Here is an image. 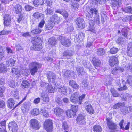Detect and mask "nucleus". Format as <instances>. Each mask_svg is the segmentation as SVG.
Returning a JSON list of instances; mask_svg holds the SVG:
<instances>
[{"mask_svg":"<svg viewBox=\"0 0 132 132\" xmlns=\"http://www.w3.org/2000/svg\"><path fill=\"white\" fill-rule=\"evenodd\" d=\"M94 15V20L95 22L97 24H100V18L99 15L98 14V10L96 8L92 7L89 8V10L88 11L86 16L88 18H91Z\"/></svg>","mask_w":132,"mask_h":132,"instance_id":"f257e3e1","label":"nucleus"},{"mask_svg":"<svg viewBox=\"0 0 132 132\" xmlns=\"http://www.w3.org/2000/svg\"><path fill=\"white\" fill-rule=\"evenodd\" d=\"M41 64L38 62H33L30 63V73L34 75L37 72L38 69L41 68Z\"/></svg>","mask_w":132,"mask_h":132,"instance_id":"f03ea898","label":"nucleus"},{"mask_svg":"<svg viewBox=\"0 0 132 132\" xmlns=\"http://www.w3.org/2000/svg\"><path fill=\"white\" fill-rule=\"evenodd\" d=\"M26 96L23 99L14 106V105L16 103V102L12 98L9 99L7 101V106L8 108L10 109H12L13 108V109L15 108L21 103L23 102L26 99Z\"/></svg>","mask_w":132,"mask_h":132,"instance_id":"7ed1b4c3","label":"nucleus"},{"mask_svg":"<svg viewBox=\"0 0 132 132\" xmlns=\"http://www.w3.org/2000/svg\"><path fill=\"white\" fill-rule=\"evenodd\" d=\"M44 129L48 132H51L53 127V123L51 120L49 119L46 120L44 124Z\"/></svg>","mask_w":132,"mask_h":132,"instance_id":"20e7f679","label":"nucleus"},{"mask_svg":"<svg viewBox=\"0 0 132 132\" xmlns=\"http://www.w3.org/2000/svg\"><path fill=\"white\" fill-rule=\"evenodd\" d=\"M58 38L62 45L65 46L69 47L71 44L70 40L69 39H66L64 37L60 36Z\"/></svg>","mask_w":132,"mask_h":132,"instance_id":"39448f33","label":"nucleus"},{"mask_svg":"<svg viewBox=\"0 0 132 132\" xmlns=\"http://www.w3.org/2000/svg\"><path fill=\"white\" fill-rule=\"evenodd\" d=\"M31 127L34 129H38L41 127V125L38 121L36 119H34L30 121Z\"/></svg>","mask_w":132,"mask_h":132,"instance_id":"423d86ee","label":"nucleus"},{"mask_svg":"<svg viewBox=\"0 0 132 132\" xmlns=\"http://www.w3.org/2000/svg\"><path fill=\"white\" fill-rule=\"evenodd\" d=\"M48 81L54 83L55 82L56 79V75L53 72L49 71L46 73Z\"/></svg>","mask_w":132,"mask_h":132,"instance_id":"0eeeda50","label":"nucleus"},{"mask_svg":"<svg viewBox=\"0 0 132 132\" xmlns=\"http://www.w3.org/2000/svg\"><path fill=\"white\" fill-rule=\"evenodd\" d=\"M8 128L12 132H16L18 128L17 124L14 121H13L9 123Z\"/></svg>","mask_w":132,"mask_h":132,"instance_id":"6e6552de","label":"nucleus"},{"mask_svg":"<svg viewBox=\"0 0 132 132\" xmlns=\"http://www.w3.org/2000/svg\"><path fill=\"white\" fill-rule=\"evenodd\" d=\"M50 21L54 23V24L58 23L60 21V18L59 17L57 14H55L51 16L50 19Z\"/></svg>","mask_w":132,"mask_h":132,"instance_id":"1a4fd4ad","label":"nucleus"},{"mask_svg":"<svg viewBox=\"0 0 132 132\" xmlns=\"http://www.w3.org/2000/svg\"><path fill=\"white\" fill-rule=\"evenodd\" d=\"M76 23L78 27L80 28H84L85 27L84 21L81 18L79 17L77 18L76 21Z\"/></svg>","mask_w":132,"mask_h":132,"instance_id":"9d476101","label":"nucleus"},{"mask_svg":"<svg viewBox=\"0 0 132 132\" xmlns=\"http://www.w3.org/2000/svg\"><path fill=\"white\" fill-rule=\"evenodd\" d=\"M77 123L79 125L85 124V117L82 114H79L77 117L76 119Z\"/></svg>","mask_w":132,"mask_h":132,"instance_id":"9b49d317","label":"nucleus"},{"mask_svg":"<svg viewBox=\"0 0 132 132\" xmlns=\"http://www.w3.org/2000/svg\"><path fill=\"white\" fill-rule=\"evenodd\" d=\"M84 106H85V109L86 111L90 114H93L94 111L92 107L89 104L88 102H86L84 104Z\"/></svg>","mask_w":132,"mask_h":132,"instance_id":"f8f14e48","label":"nucleus"},{"mask_svg":"<svg viewBox=\"0 0 132 132\" xmlns=\"http://www.w3.org/2000/svg\"><path fill=\"white\" fill-rule=\"evenodd\" d=\"M3 63L7 66H14L15 64V61L12 58L9 59L8 60H4Z\"/></svg>","mask_w":132,"mask_h":132,"instance_id":"ddd939ff","label":"nucleus"},{"mask_svg":"<svg viewBox=\"0 0 132 132\" xmlns=\"http://www.w3.org/2000/svg\"><path fill=\"white\" fill-rule=\"evenodd\" d=\"M57 88H58V91L60 93H62L61 94H63L64 95L67 94V90L65 86L61 85L59 86Z\"/></svg>","mask_w":132,"mask_h":132,"instance_id":"4468645a","label":"nucleus"},{"mask_svg":"<svg viewBox=\"0 0 132 132\" xmlns=\"http://www.w3.org/2000/svg\"><path fill=\"white\" fill-rule=\"evenodd\" d=\"M54 113L57 116H62L63 114V110L62 109L56 107L54 109Z\"/></svg>","mask_w":132,"mask_h":132,"instance_id":"2eb2a0df","label":"nucleus"},{"mask_svg":"<svg viewBox=\"0 0 132 132\" xmlns=\"http://www.w3.org/2000/svg\"><path fill=\"white\" fill-rule=\"evenodd\" d=\"M11 20V16L8 14H6L5 16L4 24L6 26H8L10 23V21Z\"/></svg>","mask_w":132,"mask_h":132,"instance_id":"dca6fc26","label":"nucleus"},{"mask_svg":"<svg viewBox=\"0 0 132 132\" xmlns=\"http://www.w3.org/2000/svg\"><path fill=\"white\" fill-rule=\"evenodd\" d=\"M109 63L111 66H114L118 63V59L115 57H111L109 61Z\"/></svg>","mask_w":132,"mask_h":132,"instance_id":"f3484780","label":"nucleus"},{"mask_svg":"<svg viewBox=\"0 0 132 132\" xmlns=\"http://www.w3.org/2000/svg\"><path fill=\"white\" fill-rule=\"evenodd\" d=\"M107 125L109 129L113 130H115L117 127L116 125L112 121H108L107 122Z\"/></svg>","mask_w":132,"mask_h":132,"instance_id":"a211bd4d","label":"nucleus"},{"mask_svg":"<svg viewBox=\"0 0 132 132\" xmlns=\"http://www.w3.org/2000/svg\"><path fill=\"white\" fill-rule=\"evenodd\" d=\"M121 4L120 0H111V6L114 7L120 6Z\"/></svg>","mask_w":132,"mask_h":132,"instance_id":"6ab92c4d","label":"nucleus"},{"mask_svg":"<svg viewBox=\"0 0 132 132\" xmlns=\"http://www.w3.org/2000/svg\"><path fill=\"white\" fill-rule=\"evenodd\" d=\"M13 9L15 13L18 14L21 13L22 10V8L21 5L17 4L15 6Z\"/></svg>","mask_w":132,"mask_h":132,"instance_id":"aec40b11","label":"nucleus"},{"mask_svg":"<svg viewBox=\"0 0 132 132\" xmlns=\"http://www.w3.org/2000/svg\"><path fill=\"white\" fill-rule=\"evenodd\" d=\"M92 61L93 64L94 66L98 67L101 64L100 61L97 57H93Z\"/></svg>","mask_w":132,"mask_h":132,"instance_id":"412c9836","label":"nucleus"},{"mask_svg":"<svg viewBox=\"0 0 132 132\" xmlns=\"http://www.w3.org/2000/svg\"><path fill=\"white\" fill-rule=\"evenodd\" d=\"M132 44L130 43L128 44L127 51V54L128 56L131 57L132 56Z\"/></svg>","mask_w":132,"mask_h":132,"instance_id":"4be33fe9","label":"nucleus"},{"mask_svg":"<svg viewBox=\"0 0 132 132\" xmlns=\"http://www.w3.org/2000/svg\"><path fill=\"white\" fill-rule=\"evenodd\" d=\"M54 24L50 21H49V22L47 24H46L45 26V30H50L53 28Z\"/></svg>","mask_w":132,"mask_h":132,"instance_id":"5701e85b","label":"nucleus"},{"mask_svg":"<svg viewBox=\"0 0 132 132\" xmlns=\"http://www.w3.org/2000/svg\"><path fill=\"white\" fill-rule=\"evenodd\" d=\"M69 85L71 86L74 89H77L79 88V86L73 80H70L69 81Z\"/></svg>","mask_w":132,"mask_h":132,"instance_id":"b1692460","label":"nucleus"},{"mask_svg":"<svg viewBox=\"0 0 132 132\" xmlns=\"http://www.w3.org/2000/svg\"><path fill=\"white\" fill-rule=\"evenodd\" d=\"M44 3V0H34L33 2L35 6L42 5Z\"/></svg>","mask_w":132,"mask_h":132,"instance_id":"393cba45","label":"nucleus"},{"mask_svg":"<svg viewBox=\"0 0 132 132\" xmlns=\"http://www.w3.org/2000/svg\"><path fill=\"white\" fill-rule=\"evenodd\" d=\"M54 10L52 7L49 8L48 7L45 10V12L47 16L52 15L54 13Z\"/></svg>","mask_w":132,"mask_h":132,"instance_id":"a878e982","label":"nucleus"},{"mask_svg":"<svg viewBox=\"0 0 132 132\" xmlns=\"http://www.w3.org/2000/svg\"><path fill=\"white\" fill-rule=\"evenodd\" d=\"M57 41L54 37H51L49 39L48 43L51 45H54L56 44Z\"/></svg>","mask_w":132,"mask_h":132,"instance_id":"bb28decb","label":"nucleus"},{"mask_svg":"<svg viewBox=\"0 0 132 132\" xmlns=\"http://www.w3.org/2000/svg\"><path fill=\"white\" fill-rule=\"evenodd\" d=\"M73 52L71 50H66L63 53V55L64 56L70 57L72 55Z\"/></svg>","mask_w":132,"mask_h":132,"instance_id":"cd10ccee","label":"nucleus"},{"mask_svg":"<svg viewBox=\"0 0 132 132\" xmlns=\"http://www.w3.org/2000/svg\"><path fill=\"white\" fill-rule=\"evenodd\" d=\"M33 50L35 51H40L42 48V45L38 43L35 44L33 47Z\"/></svg>","mask_w":132,"mask_h":132,"instance_id":"c85d7f7f","label":"nucleus"},{"mask_svg":"<svg viewBox=\"0 0 132 132\" xmlns=\"http://www.w3.org/2000/svg\"><path fill=\"white\" fill-rule=\"evenodd\" d=\"M76 69L79 76H81L85 73L83 67L79 66L77 67Z\"/></svg>","mask_w":132,"mask_h":132,"instance_id":"c756f323","label":"nucleus"},{"mask_svg":"<svg viewBox=\"0 0 132 132\" xmlns=\"http://www.w3.org/2000/svg\"><path fill=\"white\" fill-rule=\"evenodd\" d=\"M7 83L9 86L11 88H14L16 87L15 82L12 80L8 79Z\"/></svg>","mask_w":132,"mask_h":132,"instance_id":"7c9ffc66","label":"nucleus"},{"mask_svg":"<svg viewBox=\"0 0 132 132\" xmlns=\"http://www.w3.org/2000/svg\"><path fill=\"white\" fill-rule=\"evenodd\" d=\"M4 63H2L0 64V72L1 73L5 72L7 71V69L5 66Z\"/></svg>","mask_w":132,"mask_h":132,"instance_id":"2f4dec72","label":"nucleus"},{"mask_svg":"<svg viewBox=\"0 0 132 132\" xmlns=\"http://www.w3.org/2000/svg\"><path fill=\"white\" fill-rule=\"evenodd\" d=\"M66 114L68 117L70 118L73 117L76 115V113L72 110H67L66 112Z\"/></svg>","mask_w":132,"mask_h":132,"instance_id":"473e14b6","label":"nucleus"},{"mask_svg":"<svg viewBox=\"0 0 132 132\" xmlns=\"http://www.w3.org/2000/svg\"><path fill=\"white\" fill-rule=\"evenodd\" d=\"M105 52V50L102 48H99L97 50V54L98 55H103L104 54Z\"/></svg>","mask_w":132,"mask_h":132,"instance_id":"72a5a7b5","label":"nucleus"},{"mask_svg":"<svg viewBox=\"0 0 132 132\" xmlns=\"http://www.w3.org/2000/svg\"><path fill=\"white\" fill-rule=\"evenodd\" d=\"M93 130L94 132H101L102 128L100 126L96 125H94L93 127Z\"/></svg>","mask_w":132,"mask_h":132,"instance_id":"f704fd0d","label":"nucleus"},{"mask_svg":"<svg viewBox=\"0 0 132 132\" xmlns=\"http://www.w3.org/2000/svg\"><path fill=\"white\" fill-rule=\"evenodd\" d=\"M22 86V88H28L29 87L30 85L29 83L26 80H24L21 84Z\"/></svg>","mask_w":132,"mask_h":132,"instance_id":"c9c22d12","label":"nucleus"},{"mask_svg":"<svg viewBox=\"0 0 132 132\" xmlns=\"http://www.w3.org/2000/svg\"><path fill=\"white\" fill-rule=\"evenodd\" d=\"M41 97L42 98L44 102H47L49 101V98L46 94H45L44 93L41 94Z\"/></svg>","mask_w":132,"mask_h":132,"instance_id":"e433bc0d","label":"nucleus"},{"mask_svg":"<svg viewBox=\"0 0 132 132\" xmlns=\"http://www.w3.org/2000/svg\"><path fill=\"white\" fill-rule=\"evenodd\" d=\"M33 16L35 18L38 19L42 17H43V14L40 13L36 12L33 14Z\"/></svg>","mask_w":132,"mask_h":132,"instance_id":"4c0bfd02","label":"nucleus"},{"mask_svg":"<svg viewBox=\"0 0 132 132\" xmlns=\"http://www.w3.org/2000/svg\"><path fill=\"white\" fill-rule=\"evenodd\" d=\"M41 32V30L40 29L38 28L32 30L31 31V33L33 35H36L40 33Z\"/></svg>","mask_w":132,"mask_h":132,"instance_id":"58836bf2","label":"nucleus"},{"mask_svg":"<svg viewBox=\"0 0 132 132\" xmlns=\"http://www.w3.org/2000/svg\"><path fill=\"white\" fill-rule=\"evenodd\" d=\"M127 82L130 86H132V76L129 75L127 77Z\"/></svg>","mask_w":132,"mask_h":132,"instance_id":"ea45409f","label":"nucleus"},{"mask_svg":"<svg viewBox=\"0 0 132 132\" xmlns=\"http://www.w3.org/2000/svg\"><path fill=\"white\" fill-rule=\"evenodd\" d=\"M128 108L127 107H123L120 109L121 111L123 114L126 115L129 113V110L127 109Z\"/></svg>","mask_w":132,"mask_h":132,"instance_id":"a19ab883","label":"nucleus"},{"mask_svg":"<svg viewBox=\"0 0 132 132\" xmlns=\"http://www.w3.org/2000/svg\"><path fill=\"white\" fill-rule=\"evenodd\" d=\"M47 89L48 90L49 93L53 92H54V89L51 85L48 84L47 87Z\"/></svg>","mask_w":132,"mask_h":132,"instance_id":"79ce46f5","label":"nucleus"},{"mask_svg":"<svg viewBox=\"0 0 132 132\" xmlns=\"http://www.w3.org/2000/svg\"><path fill=\"white\" fill-rule=\"evenodd\" d=\"M73 99V100H72V98L70 97V101L71 102L75 103H78L79 104H81V101H79V98H74Z\"/></svg>","mask_w":132,"mask_h":132,"instance_id":"37998d69","label":"nucleus"},{"mask_svg":"<svg viewBox=\"0 0 132 132\" xmlns=\"http://www.w3.org/2000/svg\"><path fill=\"white\" fill-rule=\"evenodd\" d=\"M112 80L111 76H109L107 77L106 81V84L107 85H110L111 84Z\"/></svg>","mask_w":132,"mask_h":132,"instance_id":"c03bdc74","label":"nucleus"},{"mask_svg":"<svg viewBox=\"0 0 132 132\" xmlns=\"http://www.w3.org/2000/svg\"><path fill=\"white\" fill-rule=\"evenodd\" d=\"M39 113V112L38 109H34L32 111L31 114L34 115H37Z\"/></svg>","mask_w":132,"mask_h":132,"instance_id":"a18cd8bd","label":"nucleus"},{"mask_svg":"<svg viewBox=\"0 0 132 132\" xmlns=\"http://www.w3.org/2000/svg\"><path fill=\"white\" fill-rule=\"evenodd\" d=\"M118 50H119L118 48L113 47L110 49V52L111 54H115L117 53Z\"/></svg>","mask_w":132,"mask_h":132,"instance_id":"49530a36","label":"nucleus"},{"mask_svg":"<svg viewBox=\"0 0 132 132\" xmlns=\"http://www.w3.org/2000/svg\"><path fill=\"white\" fill-rule=\"evenodd\" d=\"M123 11L126 13L132 14V8L131 7H128L125 8Z\"/></svg>","mask_w":132,"mask_h":132,"instance_id":"de8ad7c7","label":"nucleus"},{"mask_svg":"<svg viewBox=\"0 0 132 132\" xmlns=\"http://www.w3.org/2000/svg\"><path fill=\"white\" fill-rule=\"evenodd\" d=\"M112 114L110 113H108L106 114V119L107 121H112L111 119H112Z\"/></svg>","mask_w":132,"mask_h":132,"instance_id":"09e8293b","label":"nucleus"},{"mask_svg":"<svg viewBox=\"0 0 132 132\" xmlns=\"http://www.w3.org/2000/svg\"><path fill=\"white\" fill-rule=\"evenodd\" d=\"M123 105V103H119L114 105L113 106V108L115 109H118Z\"/></svg>","mask_w":132,"mask_h":132,"instance_id":"8fccbe9b","label":"nucleus"},{"mask_svg":"<svg viewBox=\"0 0 132 132\" xmlns=\"http://www.w3.org/2000/svg\"><path fill=\"white\" fill-rule=\"evenodd\" d=\"M18 92V90L17 89H15L13 92V95L14 97L15 98L18 99L19 98V95Z\"/></svg>","mask_w":132,"mask_h":132,"instance_id":"3c124183","label":"nucleus"},{"mask_svg":"<svg viewBox=\"0 0 132 132\" xmlns=\"http://www.w3.org/2000/svg\"><path fill=\"white\" fill-rule=\"evenodd\" d=\"M19 69L16 68H13L12 69V72L14 74L17 75L18 74L19 72Z\"/></svg>","mask_w":132,"mask_h":132,"instance_id":"603ef678","label":"nucleus"},{"mask_svg":"<svg viewBox=\"0 0 132 132\" xmlns=\"http://www.w3.org/2000/svg\"><path fill=\"white\" fill-rule=\"evenodd\" d=\"M79 95L77 92H75L72 94L70 97L72 98V100H73V98H79Z\"/></svg>","mask_w":132,"mask_h":132,"instance_id":"864d4df0","label":"nucleus"},{"mask_svg":"<svg viewBox=\"0 0 132 132\" xmlns=\"http://www.w3.org/2000/svg\"><path fill=\"white\" fill-rule=\"evenodd\" d=\"M71 108V110L76 113L78 110V105H72Z\"/></svg>","mask_w":132,"mask_h":132,"instance_id":"5fc2aeb1","label":"nucleus"},{"mask_svg":"<svg viewBox=\"0 0 132 132\" xmlns=\"http://www.w3.org/2000/svg\"><path fill=\"white\" fill-rule=\"evenodd\" d=\"M39 38L37 36H36L34 38H31V42L32 43H33L34 42H38L39 40Z\"/></svg>","mask_w":132,"mask_h":132,"instance_id":"6e6d98bb","label":"nucleus"},{"mask_svg":"<svg viewBox=\"0 0 132 132\" xmlns=\"http://www.w3.org/2000/svg\"><path fill=\"white\" fill-rule=\"evenodd\" d=\"M121 32L122 35L123 36L125 37H126L128 34L127 29H123L121 30Z\"/></svg>","mask_w":132,"mask_h":132,"instance_id":"4d7b16f0","label":"nucleus"},{"mask_svg":"<svg viewBox=\"0 0 132 132\" xmlns=\"http://www.w3.org/2000/svg\"><path fill=\"white\" fill-rule=\"evenodd\" d=\"M21 35L22 36L25 37L31 36L30 33L29 32L22 33H21Z\"/></svg>","mask_w":132,"mask_h":132,"instance_id":"13d9d810","label":"nucleus"},{"mask_svg":"<svg viewBox=\"0 0 132 132\" xmlns=\"http://www.w3.org/2000/svg\"><path fill=\"white\" fill-rule=\"evenodd\" d=\"M41 113L45 117H47L48 116V112L45 110H41Z\"/></svg>","mask_w":132,"mask_h":132,"instance_id":"bf43d9fd","label":"nucleus"},{"mask_svg":"<svg viewBox=\"0 0 132 132\" xmlns=\"http://www.w3.org/2000/svg\"><path fill=\"white\" fill-rule=\"evenodd\" d=\"M55 102L56 104L59 105L61 106L62 104V102L61 100L59 97H58L56 99Z\"/></svg>","mask_w":132,"mask_h":132,"instance_id":"052dcab7","label":"nucleus"},{"mask_svg":"<svg viewBox=\"0 0 132 132\" xmlns=\"http://www.w3.org/2000/svg\"><path fill=\"white\" fill-rule=\"evenodd\" d=\"M129 95H126L125 94H122L120 96L121 98L122 99L123 101H126L127 99V97H128V96H129Z\"/></svg>","mask_w":132,"mask_h":132,"instance_id":"680f3d73","label":"nucleus"},{"mask_svg":"<svg viewBox=\"0 0 132 132\" xmlns=\"http://www.w3.org/2000/svg\"><path fill=\"white\" fill-rule=\"evenodd\" d=\"M111 92L114 97H117L119 96V94L116 91L113 90H111Z\"/></svg>","mask_w":132,"mask_h":132,"instance_id":"e2e57ef3","label":"nucleus"},{"mask_svg":"<svg viewBox=\"0 0 132 132\" xmlns=\"http://www.w3.org/2000/svg\"><path fill=\"white\" fill-rule=\"evenodd\" d=\"M5 89V87L3 86L0 87V96H3V93Z\"/></svg>","mask_w":132,"mask_h":132,"instance_id":"0e129e2a","label":"nucleus"},{"mask_svg":"<svg viewBox=\"0 0 132 132\" xmlns=\"http://www.w3.org/2000/svg\"><path fill=\"white\" fill-rule=\"evenodd\" d=\"M33 8V7L29 5H26L25 7V9L26 11H29Z\"/></svg>","mask_w":132,"mask_h":132,"instance_id":"69168bd1","label":"nucleus"},{"mask_svg":"<svg viewBox=\"0 0 132 132\" xmlns=\"http://www.w3.org/2000/svg\"><path fill=\"white\" fill-rule=\"evenodd\" d=\"M45 23L44 20L43 19L38 25V27L40 28H42Z\"/></svg>","mask_w":132,"mask_h":132,"instance_id":"338daca9","label":"nucleus"},{"mask_svg":"<svg viewBox=\"0 0 132 132\" xmlns=\"http://www.w3.org/2000/svg\"><path fill=\"white\" fill-rule=\"evenodd\" d=\"M22 112L25 115H26L28 112L29 110L28 109V108H26L23 107H22L21 109Z\"/></svg>","mask_w":132,"mask_h":132,"instance_id":"774afa93","label":"nucleus"}]
</instances>
